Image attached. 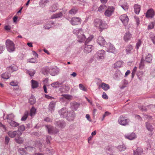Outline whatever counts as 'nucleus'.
Wrapping results in <instances>:
<instances>
[{
    "instance_id": "1",
    "label": "nucleus",
    "mask_w": 155,
    "mask_h": 155,
    "mask_svg": "<svg viewBox=\"0 0 155 155\" xmlns=\"http://www.w3.org/2000/svg\"><path fill=\"white\" fill-rule=\"evenodd\" d=\"M73 32L77 35L78 40L79 42H81L85 40V36L83 34V31L81 29H74L73 31Z\"/></svg>"
},
{
    "instance_id": "2",
    "label": "nucleus",
    "mask_w": 155,
    "mask_h": 155,
    "mask_svg": "<svg viewBox=\"0 0 155 155\" xmlns=\"http://www.w3.org/2000/svg\"><path fill=\"white\" fill-rule=\"evenodd\" d=\"M5 45L7 50L10 52H14L15 49L13 42L9 39H7L5 41Z\"/></svg>"
},
{
    "instance_id": "3",
    "label": "nucleus",
    "mask_w": 155,
    "mask_h": 155,
    "mask_svg": "<svg viewBox=\"0 0 155 155\" xmlns=\"http://www.w3.org/2000/svg\"><path fill=\"white\" fill-rule=\"evenodd\" d=\"M114 8L113 6H109L104 12L105 16L110 17L112 15L114 11Z\"/></svg>"
},
{
    "instance_id": "4",
    "label": "nucleus",
    "mask_w": 155,
    "mask_h": 155,
    "mask_svg": "<svg viewBox=\"0 0 155 155\" xmlns=\"http://www.w3.org/2000/svg\"><path fill=\"white\" fill-rule=\"evenodd\" d=\"M118 121L119 124L125 126L128 124L129 120L122 116L120 117Z\"/></svg>"
},
{
    "instance_id": "5",
    "label": "nucleus",
    "mask_w": 155,
    "mask_h": 155,
    "mask_svg": "<svg viewBox=\"0 0 155 155\" xmlns=\"http://www.w3.org/2000/svg\"><path fill=\"white\" fill-rule=\"evenodd\" d=\"M120 19L125 26L127 25L129 21V19L126 14L121 15L120 17Z\"/></svg>"
},
{
    "instance_id": "6",
    "label": "nucleus",
    "mask_w": 155,
    "mask_h": 155,
    "mask_svg": "<svg viewBox=\"0 0 155 155\" xmlns=\"http://www.w3.org/2000/svg\"><path fill=\"white\" fill-rule=\"evenodd\" d=\"M106 48L107 49L106 51L107 52L114 53L116 52L117 51L113 45L111 44L110 43H108L107 44Z\"/></svg>"
},
{
    "instance_id": "7",
    "label": "nucleus",
    "mask_w": 155,
    "mask_h": 155,
    "mask_svg": "<svg viewBox=\"0 0 155 155\" xmlns=\"http://www.w3.org/2000/svg\"><path fill=\"white\" fill-rule=\"evenodd\" d=\"M46 127L48 130V133L49 134H56L59 132L58 130L54 129V127L48 125L46 126Z\"/></svg>"
},
{
    "instance_id": "8",
    "label": "nucleus",
    "mask_w": 155,
    "mask_h": 155,
    "mask_svg": "<svg viewBox=\"0 0 155 155\" xmlns=\"http://www.w3.org/2000/svg\"><path fill=\"white\" fill-rule=\"evenodd\" d=\"M22 134V133L19 132L17 130L13 131H10L8 132V135L10 137L12 138L17 136H21Z\"/></svg>"
},
{
    "instance_id": "9",
    "label": "nucleus",
    "mask_w": 155,
    "mask_h": 155,
    "mask_svg": "<svg viewBox=\"0 0 155 155\" xmlns=\"http://www.w3.org/2000/svg\"><path fill=\"white\" fill-rule=\"evenodd\" d=\"M81 21V19L79 17H73L72 18L70 22L72 25H74L80 24Z\"/></svg>"
},
{
    "instance_id": "10",
    "label": "nucleus",
    "mask_w": 155,
    "mask_h": 155,
    "mask_svg": "<svg viewBox=\"0 0 155 155\" xmlns=\"http://www.w3.org/2000/svg\"><path fill=\"white\" fill-rule=\"evenodd\" d=\"M105 51L104 50L99 51L97 53V57L98 60H103L104 58Z\"/></svg>"
},
{
    "instance_id": "11",
    "label": "nucleus",
    "mask_w": 155,
    "mask_h": 155,
    "mask_svg": "<svg viewBox=\"0 0 155 155\" xmlns=\"http://www.w3.org/2000/svg\"><path fill=\"white\" fill-rule=\"evenodd\" d=\"M97 43L101 46H104L106 44V41L103 37L99 36L98 37L97 40Z\"/></svg>"
},
{
    "instance_id": "12",
    "label": "nucleus",
    "mask_w": 155,
    "mask_h": 155,
    "mask_svg": "<svg viewBox=\"0 0 155 155\" xmlns=\"http://www.w3.org/2000/svg\"><path fill=\"white\" fill-rule=\"evenodd\" d=\"M7 70L8 72L11 73L17 70L18 68L16 65H13L8 67Z\"/></svg>"
},
{
    "instance_id": "13",
    "label": "nucleus",
    "mask_w": 155,
    "mask_h": 155,
    "mask_svg": "<svg viewBox=\"0 0 155 155\" xmlns=\"http://www.w3.org/2000/svg\"><path fill=\"white\" fill-rule=\"evenodd\" d=\"M154 15V12L153 9H150L146 13V16L147 18H152Z\"/></svg>"
},
{
    "instance_id": "14",
    "label": "nucleus",
    "mask_w": 155,
    "mask_h": 155,
    "mask_svg": "<svg viewBox=\"0 0 155 155\" xmlns=\"http://www.w3.org/2000/svg\"><path fill=\"white\" fill-rule=\"evenodd\" d=\"M132 38V35L129 32H127L124 35V40L125 42H127Z\"/></svg>"
},
{
    "instance_id": "15",
    "label": "nucleus",
    "mask_w": 155,
    "mask_h": 155,
    "mask_svg": "<svg viewBox=\"0 0 155 155\" xmlns=\"http://www.w3.org/2000/svg\"><path fill=\"white\" fill-rule=\"evenodd\" d=\"M101 87V88L105 91H107L110 89V86L107 84L104 83H102L99 86V88Z\"/></svg>"
},
{
    "instance_id": "16",
    "label": "nucleus",
    "mask_w": 155,
    "mask_h": 155,
    "mask_svg": "<svg viewBox=\"0 0 155 155\" xmlns=\"http://www.w3.org/2000/svg\"><path fill=\"white\" fill-rule=\"evenodd\" d=\"M124 137L125 138L131 140L135 139L137 137L136 135L134 133H132L129 135H125Z\"/></svg>"
},
{
    "instance_id": "17",
    "label": "nucleus",
    "mask_w": 155,
    "mask_h": 155,
    "mask_svg": "<svg viewBox=\"0 0 155 155\" xmlns=\"http://www.w3.org/2000/svg\"><path fill=\"white\" fill-rule=\"evenodd\" d=\"M87 44H85L84 51L85 52L89 53L91 52L92 49V46L91 45H88Z\"/></svg>"
},
{
    "instance_id": "18",
    "label": "nucleus",
    "mask_w": 155,
    "mask_h": 155,
    "mask_svg": "<svg viewBox=\"0 0 155 155\" xmlns=\"http://www.w3.org/2000/svg\"><path fill=\"white\" fill-rule=\"evenodd\" d=\"M103 21L99 19H96L94 21V25L98 28Z\"/></svg>"
},
{
    "instance_id": "19",
    "label": "nucleus",
    "mask_w": 155,
    "mask_h": 155,
    "mask_svg": "<svg viewBox=\"0 0 155 155\" xmlns=\"http://www.w3.org/2000/svg\"><path fill=\"white\" fill-rule=\"evenodd\" d=\"M107 25L105 24L104 21L102 22L101 24L98 28L99 31H102L104 29H106L107 28Z\"/></svg>"
},
{
    "instance_id": "20",
    "label": "nucleus",
    "mask_w": 155,
    "mask_h": 155,
    "mask_svg": "<svg viewBox=\"0 0 155 155\" xmlns=\"http://www.w3.org/2000/svg\"><path fill=\"white\" fill-rule=\"evenodd\" d=\"M56 103L55 102L53 101L50 103L48 106V109L51 111L52 112L54 110Z\"/></svg>"
},
{
    "instance_id": "21",
    "label": "nucleus",
    "mask_w": 155,
    "mask_h": 155,
    "mask_svg": "<svg viewBox=\"0 0 155 155\" xmlns=\"http://www.w3.org/2000/svg\"><path fill=\"white\" fill-rule=\"evenodd\" d=\"M67 109L65 108H63L59 111V114L61 115H63V117H65L67 113Z\"/></svg>"
},
{
    "instance_id": "22",
    "label": "nucleus",
    "mask_w": 155,
    "mask_h": 155,
    "mask_svg": "<svg viewBox=\"0 0 155 155\" xmlns=\"http://www.w3.org/2000/svg\"><path fill=\"white\" fill-rule=\"evenodd\" d=\"M20 136H16L15 140L16 143L19 144H21L23 143L24 142V140L21 137H20Z\"/></svg>"
},
{
    "instance_id": "23",
    "label": "nucleus",
    "mask_w": 155,
    "mask_h": 155,
    "mask_svg": "<svg viewBox=\"0 0 155 155\" xmlns=\"http://www.w3.org/2000/svg\"><path fill=\"white\" fill-rule=\"evenodd\" d=\"M134 12L137 14H139L140 10V6L138 4H135L134 6Z\"/></svg>"
},
{
    "instance_id": "24",
    "label": "nucleus",
    "mask_w": 155,
    "mask_h": 155,
    "mask_svg": "<svg viewBox=\"0 0 155 155\" xmlns=\"http://www.w3.org/2000/svg\"><path fill=\"white\" fill-rule=\"evenodd\" d=\"M120 6L125 11H127L129 8V5L127 2H125L121 4Z\"/></svg>"
},
{
    "instance_id": "25",
    "label": "nucleus",
    "mask_w": 155,
    "mask_h": 155,
    "mask_svg": "<svg viewBox=\"0 0 155 155\" xmlns=\"http://www.w3.org/2000/svg\"><path fill=\"white\" fill-rule=\"evenodd\" d=\"M146 127L147 129L149 131H152L153 129L152 125L149 122H147L146 123Z\"/></svg>"
},
{
    "instance_id": "26",
    "label": "nucleus",
    "mask_w": 155,
    "mask_h": 155,
    "mask_svg": "<svg viewBox=\"0 0 155 155\" xmlns=\"http://www.w3.org/2000/svg\"><path fill=\"white\" fill-rule=\"evenodd\" d=\"M133 49V47L131 45H128L127 46L126 49L127 54H129L131 53Z\"/></svg>"
},
{
    "instance_id": "27",
    "label": "nucleus",
    "mask_w": 155,
    "mask_h": 155,
    "mask_svg": "<svg viewBox=\"0 0 155 155\" xmlns=\"http://www.w3.org/2000/svg\"><path fill=\"white\" fill-rule=\"evenodd\" d=\"M8 121L10 125L13 127H17L19 125V124L12 120Z\"/></svg>"
},
{
    "instance_id": "28",
    "label": "nucleus",
    "mask_w": 155,
    "mask_h": 155,
    "mask_svg": "<svg viewBox=\"0 0 155 155\" xmlns=\"http://www.w3.org/2000/svg\"><path fill=\"white\" fill-rule=\"evenodd\" d=\"M73 115L74 118L75 116V114L74 112L73 111H68L65 117L67 118L72 117Z\"/></svg>"
},
{
    "instance_id": "29",
    "label": "nucleus",
    "mask_w": 155,
    "mask_h": 155,
    "mask_svg": "<svg viewBox=\"0 0 155 155\" xmlns=\"http://www.w3.org/2000/svg\"><path fill=\"white\" fill-rule=\"evenodd\" d=\"M31 87L33 89L37 87L38 85V83L36 81L32 80L31 81Z\"/></svg>"
},
{
    "instance_id": "30",
    "label": "nucleus",
    "mask_w": 155,
    "mask_h": 155,
    "mask_svg": "<svg viewBox=\"0 0 155 155\" xmlns=\"http://www.w3.org/2000/svg\"><path fill=\"white\" fill-rule=\"evenodd\" d=\"M63 14L61 12H60L57 14H54L51 16V18L53 19L59 18L62 16Z\"/></svg>"
},
{
    "instance_id": "31",
    "label": "nucleus",
    "mask_w": 155,
    "mask_h": 155,
    "mask_svg": "<svg viewBox=\"0 0 155 155\" xmlns=\"http://www.w3.org/2000/svg\"><path fill=\"white\" fill-rule=\"evenodd\" d=\"M152 57L151 55L150 54H147L146 57L145 61L148 63H150L152 61Z\"/></svg>"
},
{
    "instance_id": "32",
    "label": "nucleus",
    "mask_w": 155,
    "mask_h": 155,
    "mask_svg": "<svg viewBox=\"0 0 155 155\" xmlns=\"http://www.w3.org/2000/svg\"><path fill=\"white\" fill-rule=\"evenodd\" d=\"M56 125L58 126L59 127L63 128L65 126V124L63 122L58 121L56 122L55 124Z\"/></svg>"
},
{
    "instance_id": "33",
    "label": "nucleus",
    "mask_w": 155,
    "mask_h": 155,
    "mask_svg": "<svg viewBox=\"0 0 155 155\" xmlns=\"http://www.w3.org/2000/svg\"><path fill=\"white\" fill-rule=\"evenodd\" d=\"M106 6L105 5L103 4L101 5L98 8V11L100 12H103L106 8Z\"/></svg>"
},
{
    "instance_id": "34",
    "label": "nucleus",
    "mask_w": 155,
    "mask_h": 155,
    "mask_svg": "<svg viewBox=\"0 0 155 155\" xmlns=\"http://www.w3.org/2000/svg\"><path fill=\"white\" fill-rule=\"evenodd\" d=\"M62 84L61 83H60L58 82H56L53 83L51 84L52 87L54 88H57L59 87Z\"/></svg>"
},
{
    "instance_id": "35",
    "label": "nucleus",
    "mask_w": 155,
    "mask_h": 155,
    "mask_svg": "<svg viewBox=\"0 0 155 155\" xmlns=\"http://www.w3.org/2000/svg\"><path fill=\"white\" fill-rule=\"evenodd\" d=\"M54 69L51 68H51H49L48 67H45L44 69V70L45 72L47 73H49L51 74H52L53 75H54L52 73V72L51 71L52 70H54Z\"/></svg>"
},
{
    "instance_id": "36",
    "label": "nucleus",
    "mask_w": 155,
    "mask_h": 155,
    "mask_svg": "<svg viewBox=\"0 0 155 155\" xmlns=\"http://www.w3.org/2000/svg\"><path fill=\"white\" fill-rule=\"evenodd\" d=\"M10 76V74L9 73H5L2 74L1 76L3 78L7 79L9 78Z\"/></svg>"
},
{
    "instance_id": "37",
    "label": "nucleus",
    "mask_w": 155,
    "mask_h": 155,
    "mask_svg": "<svg viewBox=\"0 0 155 155\" xmlns=\"http://www.w3.org/2000/svg\"><path fill=\"white\" fill-rule=\"evenodd\" d=\"M36 110L35 108L34 107H32L30 110V116L31 117L33 116L35 114Z\"/></svg>"
},
{
    "instance_id": "38",
    "label": "nucleus",
    "mask_w": 155,
    "mask_h": 155,
    "mask_svg": "<svg viewBox=\"0 0 155 155\" xmlns=\"http://www.w3.org/2000/svg\"><path fill=\"white\" fill-rule=\"evenodd\" d=\"M150 37L153 43L155 45V35L153 33H150Z\"/></svg>"
},
{
    "instance_id": "39",
    "label": "nucleus",
    "mask_w": 155,
    "mask_h": 155,
    "mask_svg": "<svg viewBox=\"0 0 155 155\" xmlns=\"http://www.w3.org/2000/svg\"><path fill=\"white\" fill-rule=\"evenodd\" d=\"M14 117V115L12 114H11L9 115H7L6 116V119L8 120V121L12 120Z\"/></svg>"
},
{
    "instance_id": "40",
    "label": "nucleus",
    "mask_w": 155,
    "mask_h": 155,
    "mask_svg": "<svg viewBox=\"0 0 155 155\" xmlns=\"http://www.w3.org/2000/svg\"><path fill=\"white\" fill-rule=\"evenodd\" d=\"M29 102L31 104H34L35 102V97L31 96L29 99Z\"/></svg>"
},
{
    "instance_id": "41",
    "label": "nucleus",
    "mask_w": 155,
    "mask_h": 155,
    "mask_svg": "<svg viewBox=\"0 0 155 155\" xmlns=\"http://www.w3.org/2000/svg\"><path fill=\"white\" fill-rule=\"evenodd\" d=\"M28 115V111H26L24 114V116L21 118V120L22 121H25L27 118Z\"/></svg>"
},
{
    "instance_id": "42",
    "label": "nucleus",
    "mask_w": 155,
    "mask_h": 155,
    "mask_svg": "<svg viewBox=\"0 0 155 155\" xmlns=\"http://www.w3.org/2000/svg\"><path fill=\"white\" fill-rule=\"evenodd\" d=\"M25 130V127L23 125H22L20 126L18 128V131L19 132L21 133L22 132L24 131Z\"/></svg>"
},
{
    "instance_id": "43",
    "label": "nucleus",
    "mask_w": 155,
    "mask_h": 155,
    "mask_svg": "<svg viewBox=\"0 0 155 155\" xmlns=\"http://www.w3.org/2000/svg\"><path fill=\"white\" fill-rule=\"evenodd\" d=\"M78 10V9L77 8H74L70 11L69 12L70 14H74L76 13Z\"/></svg>"
},
{
    "instance_id": "44",
    "label": "nucleus",
    "mask_w": 155,
    "mask_h": 155,
    "mask_svg": "<svg viewBox=\"0 0 155 155\" xmlns=\"http://www.w3.org/2000/svg\"><path fill=\"white\" fill-rule=\"evenodd\" d=\"M117 148L120 151L124 150L126 149V147L124 145H120L118 146Z\"/></svg>"
},
{
    "instance_id": "45",
    "label": "nucleus",
    "mask_w": 155,
    "mask_h": 155,
    "mask_svg": "<svg viewBox=\"0 0 155 155\" xmlns=\"http://www.w3.org/2000/svg\"><path fill=\"white\" fill-rule=\"evenodd\" d=\"M62 96L65 99L69 100H71L72 98V96L68 94H62Z\"/></svg>"
},
{
    "instance_id": "46",
    "label": "nucleus",
    "mask_w": 155,
    "mask_h": 155,
    "mask_svg": "<svg viewBox=\"0 0 155 155\" xmlns=\"http://www.w3.org/2000/svg\"><path fill=\"white\" fill-rule=\"evenodd\" d=\"M122 65V63L121 61H118L116 62L114 64L115 67L116 68L121 67Z\"/></svg>"
},
{
    "instance_id": "47",
    "label": "nucleus",
    "mask_w": 155,
    "mask_h": 155,
    "mask_svg": "<svg viewBox=\"0 0 155 155\" xmlns=\"http://www.w3.org/2000/svg\"><path fill=\"white\" fill-rule=\"evenodd\" d=\"M94 38L93 36L92 35H90L89 37L85 41V44L88 43L90 41H91Z\"/></svg>"
},
{
    "instance_id": "48",
    "label": "nucleus",
    "mask_w": 155,
    "mask_h": 155,
    "mask_svg": "<svg viewBox=\"0 0 155 155\" xmlns=\"http://www.w3.org/2000/svg\"><path fill=\"white\" fill-rule=\"evenodd\" d=\"M79 87L80 89L85 91H87V89L84 86V85L82 84H79Z\"/></svg>"
},
{
    "instance_id": "49",
    "label": "nucleus",
    "mask_w": 155,
    "mask_h": 155,
    "mask_svg": "<svg viewBox=\"0 0 155 155\" xmlns=\"http://www.w3.org/2000/svg\"><path fill=\"white\" fill-rule=\"evenodd\" d=\"M137 68L136 67H135L133 69L132 73V78H133L134 75L136 73V72L137 71Z\"/></svg>"
},
{
    "instance_id": "50",
    "label": "nucleus",
    "mask_w": 155,
    "mask_h": 155,
    "mask_svg": "<svg viewBox=\"0 0 155 155\" xmlns=\"http://www.w3.org/2000/svg\"><path fill=\"white\" fill-rule=\"evenodd\" d=\"M154 27V23L153 22H150L149 23L148 28V29H151Z\"/></svg>"
},
{
    "instance_id": "51",
    "label": "nucleus",
    "mask_w": 155,
    "mask_h": 155,
    "mask_svg": "<svg viewBox=\"0 0 155 155\" xmlns=\"http://www.w3.org/2000/svg\"><path fill=\"white\" fill-rule=\"evenodd\" d=\"M141 44V41L140 40H138L136 44V48L137 49H139V47Z\"/></svg>"
},
{
    "instance_id": "52",
    "label": "nucleus",
    "mask_w": 155,
    "mask_h": 155,
    "mask_svg": "<svg viewBox=\"0 0 155 155\" xmlns=\"http://www.w3.org/2000/svg\"><path fill=\"white\" fill-rule=\"evenodd\" d=\"M29 74L31 76H34L35 73V70H32L31 71H29L28 72Z\"/></svg>"
},
{
    "instance_id": "53",
    "label": "nucleus",
    "mask_w": 155,
    "mask_h": 155,
    "mask_svg": "<svg viewBox=\"0 0 155 155\" xmlns=\"http://www.w3.org/2000/svg\"><path fill=\"white\" fill-rule=\"evenodd\" d=\"M144 65V61L143 59L142 58L141 59V62L140 64V67L142 68Z\"/></svg>"
},
{
    "instance_id": "54",
    "label": "nucleus",
    "mask_w": 155,
    "mask_h": 155,
    "mask_svg": "<svg viewBox=\"0 0 155 155\" xmlns=\"http://www.w3.org/2000/svg\"><path fill=\"white\" fill-rule=\"evenodd\" d=\"M48 2V0H41L40 4H43L45 5V4Z\"/></svg>"
},
{
    "instance_id": "55",
    "label": "nucleus",
    "mask_w": 155,
    "mask_h": 155,
    "mask_svg": "<svg viewBox=\"0 0 155 155\" xmlns=\"http://www.w3.org/2000/svg\"><path fill=\"white\" fill-rule=\"evenodd\" d=\"M102 98L104 99H107L108 98V97L107 94L103 92L102 95Z\"/></svg>"
},
{
    "instance_id": "56",
    "label": "nucleus",
    "mask_w": 155,
    "mask_h": 155,
    "mask_svg": "<svg viewBox=\"0 0 155 155\" xmlns=\"http://www.w3.org/2000/svg\"><path fill=\"white\" fill-rule=\"evenodd\" d=\"M10 85L12 86H17L18 83L17 82H15L14 81H12L10 83Z\"/></svg>"
},
{
    "instance_id": "57",
    "label": "nucleus",
    "mask_w": 155,
    "mask_h": 155,
    "mask_svg": "<svg viewBox=\"0 0 155 155\" xmlns=\"http://www.w3.org/2000/svg\"><path fill=\"white\" fill-rule=\"evenodd\" d=\"M4 48H5L4 46L1 45H0V54H1L3 52Z\"/></svg>"
},
{
    "instance_id": "58",
    "label": "nucleus",
    "mask_w": 155,
    "mask_h": 155,
    "mask_svg": "<svg viewBox=\"0 0 155 155\" xmlns=\"http://www.w3.org/2000/svg\"><path fill=\"white\" fill-rule=\"evenodd\" d=\"M10 140L9 138L8 137H6L5 139L6 144H8Z\"/></svg>"
},
{
    "instance_id": "59",
    "label": "nucleus",
    "mask_w": 155,
    "mask_h": 155,
    "mask_svg": "<svg viewBox=\"0 0 155 155\" xmlns=\"http://www.w3.org/2000/svg\"><path fill=\"white\" fill-rule=\"evenodd\" d=\"M86 117L89 121L90 122L91 121V120L90 118V116L89 114H87L86 115Z\"/></svg>"
},
{
    "instance_id": "60",
    "label": "nucleus",
    "mask_w": 155,
    "mask_h": 155,
    "mask_svg": "<svg viewBox=\"0 0 155 155\" xmlns=\"http://www.w3.org/2000/svg\"><path fill=\"white\" fill-rule=\"evenodd\" d=\"M110 114V113L109 112H108V111L105 112V113H104V115H103V119L105 117L108 116V115H109Z\"/></svg>"
},
{
    "instance_id": "61",
    "label": "nucleus",
    "mask_w": 155,
    "mask_h": 155,
    "mask_svg": "<svg viewBox=\"0 0 155 155\" xmlns=\"http://www.w3.org/2000/svg\"><path fill=\"white\" fill-rule=\"evenodd\" d=\"M29 62L31 63H36L37 62L36 60L34 58H31L29 60Z\"/></svg>"
},
{
    "instance_id": "62",
    "label": "nucleus",
    "mask_w": 155,
    "mask_h": 155,
    "mask_svg": "<svg viewBox=\"0 0 155 155\" xmlns=\"http://www.w3.org/2000/svg\"><path fill=\"white\" fill-rule=\"evenodd\" d=\"M5 29L6 30L9 31L11 29V27L9 25H6L5 27Z\"/></svg>"
},
{
    "instance_id": "63",
    "label": "nucleus",
    "mask_w": 155,
    "mask_h": 155,
    "mask_svg": "<svg viewBox=\"0 0 155 155\" xmlns=\"http://www.w3.org/2000/svg\"><path fill=\"white\" fill-rule=\"evenodd\" d=\"M43 89L44 90V91L45 93H47V88L46 87V85L45 84H44L43 86Z\"/></svg>"
},
{
    "instance_id": "64",
    "label": "nucleus",
    "mask_w": 155,
    "mask_h": 155,
    "mask_svg": "<svg viewBox=\"0 0 155 155\" xmlns=\"http://www.w3.org/2000/svg\"><path fill=\"white\" fill-rule=\"evenodd\" d=\"M140 153L138 152L137 151H134V155H140Z\"/></svg>"
}]
</instances>
